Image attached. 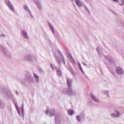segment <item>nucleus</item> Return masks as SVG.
<instances>
[{"mask_svg":"<svg viewBox=\"0 0 124 124\" xmlns=\"http://www.w3.org/2000/svg\"><path fill=\"white\" fill-rule=\"evenodd\" d=\"M5 2L6 4L7 5V6H8V7H9L10 9H11V10H12V11H13V12H14V11H15V10L14 9V7H13V6L11 4V2H10V1H9V0H5Z\"/></svg>","mask_w":124,"mask_h":124,"instance_id":"obj_1","label":"nucleus"},{"mask_svg":"<svg viewBox=\"0 0 124 124\" xmlns=\"http://www.w3.org/2000/svg\"><path fill=\"white\" fill-rule=\"evenodd\" d=\"M49 112L50 115L51 116H55V109H50L49 111L48 109H46V115H48V113Z\"/></svg>","mask_w":124,"mask_h":124,"instance_id":"obj_2","label":"nucleus"},{"mask_svg":"<svg viewBox=\"0 0 124 124\" xmlns=\"http://www.w3.org/2000/svg\"><path fill=\"white\" fill-rule=\"evenodd\" d=\"M116 72L118 74H123V73H124L123 69L119 67L116 68Z\"/></svg>","mask_w":124,"mask_h":124,"instance_id":"obj_3","label":"nucleus"},{"mask_svg":"<svg viewBox=\"0 0 124 124\" xmlns=\"http://www.w3.org/2000/svg\"><path fill=\"white\" fill-rule=\"evenodd\" d=\"M76 3L78 6H79V7H82V2H81V1H80V0H77L76 1Z\"/></svg>","mask_w":124,"mask_h":124,"instance_id":"obj_4","label":"nucleus"},{"mask_svg":"<svg viewBox=\"0 0 124 124\" xmlns=\"http://www.w3.org/2000/svg\"><path fill=\"white\" fill-rule=\"evenodd\" d=\"M67 83L69 86V87H70L71 85H72V80L70 79V78H67Z\"/></svg>","mask_w":124,"mask_h":124,"instance_id":"obj_5","label":"nucleus"},{"mask_svg":"<svg viewBox=\"0 0 124 124\" xmlns=\"http://www.w3.org/2000/svg\"><path fill=\"white\" fill-rule=\"evenodd\" d=\"M91 96L92 98L93 99L94 101H95L96 102H99V101L98 100V99H97V98H96V97H95L94 95L91 94Z\"/></svg>","mask_w":124,"mask_h":124,"instance_id":"obj_6","label":"nucleus"},{"mask_svg":"<svg viewBox=\"0 0 124 124\" xmlns=\"http://www.w3.org/2000/svg\"><path fill=\"white\" fill-rule=\"evenodd\" d=\"M117 113L118 114V115L112 113L111 114V116L113 118H119V117H120V113L119 112V111H117Z\"/></svg>","mask_w":124,"mask_h":124,"instance_id":"obj_7","label":"nucleus"},{"mask_svg":"<svg viewBox=\"0 0 124 124\" xmlns=\"http://www.w3.org/2000/svg\"><path fill=\"white\" fill-rule=\"evenodd\" d=\"M68 115H73L74 114V111L73 109H69L67 112Z\"/></svg>","mask_w":124,"mask_h":124,"instance_id":"obj_8","label":"nucleus"},{"mask_svg":"<svg viewBox=\"0 0 124 124\" xmlns=\"http://www.w3.org/2000/svg\"><path fill=\"white\" fill-rule=\"evenodd\" d=\"M22 34L25 38H28V33L25 31H22Z\"/></svg>","mask_w":124,"mask_h":124,"instance_id":"obj_9","label":"nucleus"},{"mask_svg":"<svg viewBox=\"0 0 124 124\" xmlns=\"http://www.w3.org/2000/svg\"><path fill=\"white\" fill-rule=\"evenodd\" d=\"M77 121H78V122H80V121H81V117H80V116L78 115L77 116Z\"/></svg>","mask_w":124,"mask_h":124,"instance_id":"obj_10","label":"nucleus"},{"mask_svg":"<svg viewBox=\"0 0 124 124\" xmlns=\"http://www.w3.org/2000/svg\"><path fill=\"white\" fill-rule=\"evenodd\" d=\"M78 68L80 69V70H81L82 72H84V71H83V69L82 68V66H81L80 64L78 65Z\"/></svg>","mask_w":124,"mask_h":124,"instance_id":"obj_11","label":"nucleus"},{"mask_svg":"<svg viewBox=\"0 0 124 124\" xmlns=\"http://www.w3.org/2000/svg\"><path fill=\"white\" fill-rule=\"evenodd\" d=\"M69 59L70 61H74L73 58L72 57V56H71V55H69Z\"/></svg>","mask_w":124,"mask_h":124,"instance_id":"obj_12","label":"nucleus"},{"mask_svg":"<svg viewBox=\"0 0 124 124\" xmlns=\"http://www.w3.org/2000/svg\"><path fill=\"white\" fill-rule=\"evenodd\" d=\"M50 28L51 29V31H53V33L55 32L54 31V27L52 25L49 26Z\"/></svg>","mask_w":124,"mask_h":124,"instance_id":"obj_13","label":"nucleus"},{"mask_svg":"<svg viewBox=\"0 0 124 124\" xmlns=\"http://www.w3.org/2000/svg\"><path fill=\"white\" fill-rule=\"evenodd\" d=\"M57 73H58L60 76L62 75V72L60 71V70H57Z\"/></svg>","mask_w":124,"mask_h":124,"instance_id":"obj_14","label":"nucleus"},{"mask_svg":"<svg viewBox=\"0 0 124 124\" xmlns=\"http://www.w3.org/2000/svg\"><path fill=\"white\" fill-rule=\"evenodd\" d=\"M23 8H24V9H25V10H28V6H26V5H24V6Z\"/></svg>","mask_w":124,"mask_h":124,"instance_id":"obj_15","label":"nucleus"},{"mask_svg":"<svg viewBox=\"0 0 124 124\" xmlns=\"http://www.w3.org/2000/svg\"><path fill=\"white\" fill-rule=\"evenodd\" d=\"M38 7H39V9H42V7L41 6V5L38 4Z\"/></svg>","mask_w":124,"mask_h":124,"instance_id":"obj_16","label":"nucleus"},{"mask_svg":"<svg viewBox=\"0 0 124 124\" xmlns=\"http://www.w3.org/2000/svg\"><path fill=\"white\" fill-rule=\"evenodd\" d=\"M34 78H35L36 79L39 78V77H38V76H37V75H35V74L34 75Z\"/></svg>","mask_w":124,"mask_h":124,"instance_id":"obj_17","label":"nucleus"},{"mask_svg":"<svg viewBox=\"0 0 124 124\" xmlns=\"http://www.w3.org/2000/svg\"><path fill=\"white\" fill-rule=\"evenodd\" d=\"M36 81H37L38 83L39 82V78H36Z\"/></svg>","mask_w":124,"mask_h":124,"instance_id":"obj_18","label":"nucleus"},{"mask_svg":"<svg viewBox=\"0 0 124 124\" xmlns=\"http://www.w3.org/2000/svg\"><path fill=\"white\" fill-rule=\"evenodd\" d=\"M113 1H115L116 2H117V1H118V0H113Z\"/></svg>","mask_w":124,"mask_h":124,"instance_id":"obj_19","label":"nucleus"},{"mask_svg":"<svg viewBox=\"0 0 124 124\" xmlns=\"http://www.w3.org/2000/svg\"><path fill=\"white\" fill-rule=\"evenodd\" d=\"M61 60H62L63 59V57H61Z\"/></svg>","mask_w":124,"mask_h":124,"instance_id":"obj_20","label":"nucleus"},{"mask_svg":"<svg viewBox=\"0 0 124 124\" xmlns=\"http://www.w3.org/2000/svg\"><path fill=\"white\" fill-rule=\"evenodd\" d=\"M19 115H20V111H18Z\"/></svg>","mask_w":124,"mask_h":124,"instance_id":"obj_21","label":"nucleus"},{"mask_svg":"<svg viewBox=\"0 0 124 124\" xmlns=\"http://www.w3.org/2000/svg\"><path fill=\"white\" fill-rule=\"evenodd\" d=\"M58 62L59 63H61V62H60V61L58 60Z\"/></svg>","mask_w":124,"mask_h":124,"instance_id":"obj_22","label":"nucleus"},{"mask_svg":"<svg viewBox=\"0 0 124 124\" xmlns=\"http://www.w3.org/2000/svg\"><path fill=\"white\" fill-rule=\"evenodd\" d=\"M51 66L52 67V68H53V66H52V65L51 64Z\"/></svg>","mask_w":124,"mask_h":124,"instance_id":"obj_23","label":"nucleus"},{"mask_svg":"<svg viewBox=\"0 0 124 124\" xmlns=\"http://www.w3.org/2000/svg\"><path fill=\"white\" fill-rule=\"evenodd\" d=\"M56 59L58 61V58H57V57L56 58Z\"/></svg>","mask_w":124,"mask_h":124,"instance_id":"obj_24","label":"nucleus"},{"mask_svg":"<svg viewBox=\"0 0 124 124\" xmlns=\"http://www.w3.org/2000/svg\"><path fill=\"white\" fill-rule=\"evenodd\" d=\"M72 0V1H73V0Z\"/></svg>","mask_w":124,"mask_h":124,"instance_id":"obj_25","label":"nucleus"},{"mask_svg":"<svg viewBox=\"0 0 124 124\" xmlns=\"http://www.w3.org/2000/svg\"><path fill=\"white\" fill-rule=\"evenodd\" d=\"M28 11H29V12H30V10H28Z\"/></svg>","mask_w":124,"mask_h":124,"instance_id":"obj_26","label":"nucleus"}]
</instances>
